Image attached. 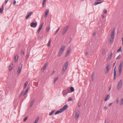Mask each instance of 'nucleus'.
I'll use <instances>...</instances> for the list:
<instances>
[{
	"mask_svg": "<svg viewBox=\"0 0 123 123\" xmlns=\"http://www.w3.org/2000/svg\"><path fill=\"white\" fill-rule=\"evenodd\" d=\"M110 96L109 95H107L105 99V101H107L110 98Z\"/></svg>",
	"mask_w": 123,
	"mask_h": 123,
	"instance_id": "obj_16",
	"label": "nucleus"
},
{
	"mask_svg": "<svg viewBox=\"0 0 123 123\" xmlns=\"http://www.w3.org/2000/svg\"><path fill=\"white\" fill-rule=\"evenodd\" d=\"M60 28H59L55 32L54 34V35H56V33L58 32Z\"/></svg>",
	"mask_w": 123,
	"mask_h": 123,
	"instance_id": "obj_39",
	"label": "nucleus"
},
{
	"mask_svg": "<svg viewBox=\"0 0 123 123\" xmlns=\"http://www.w3.org/2000/svg\"><path fill=\"white\" fill-rule=\"evenodd\" d=\"M88 46L89 47H90V45H88Z\"/></svg>",
	"mask_w": 123,
	"mask_h": 123,
	"instance_id": "obj_64",
	"label": "nucleus"
},
{
	"mask_svg": "<svg viewBox=\"0 0 123 123\" xmlns=\"http://www.w3.org/2000/svg\"><path fill=\"white\" fill-rule=\"evenodd\" d=\"M65 90L67 91V92L68 93H69L70 92V89L69 88H68Z\"/></svg>",
	"mask_w": 123,
	"mask_h": 123,
	"instance_id": "obj_32",
	"label": "nucleus"
},
{
	"mask_svg": "<svg viewBox=\"0 0 123 123\" xmlns=\"http://www.w3.org/2000/svg\"><path fill=\"white\" fill-rule=\"evenodd\" d=\"M22 65H21V66H19V68L17 72L18 73V75H19L21 71V69Z\"/></svg>",
	"mask_w": 123,
	"mask_h": 123,
	"instance_id": "obj_12",
	"label": "nucleus"
},
{
	"mask_svg": "<svg viewBox=\"0 0 123 123\" xmlns=\"http://www.w3.org/2000/svg\"><path fill=\"white\" fill-rule=\"evenodd\" d=\"M47 67V65L46 64L43 67V68L42 69L44 70Z\"/></svg>",
	"mask_w": 123,
	"mask_h": 123,
	"instance_id": "obj_29",
	"label": "nucleus"
},
{
	"mask_svg": "<svg viewBox=\"0 0 123 123\" xmlns=\"http://www.w3.org/2000/svg\"><path fill=\"white\" fill-rule=\"evenodd\" d=\"M34 101L33 100L31 102L30 104L29 105L30 107H31L33 105L34 103Z\"/></svg>",
	"mask_w": 123,
	"mask_h": 123,
	"instance_id": "obj_21",
	"label": "nucleus"
},
{
	"mask_svg": "<svg viewBox=\"0 0 123 123\" xmlns=\"http://www.w3.org/2000/svg\"><path fill=\"white\" fill-rule=\"evenodd\" d=\"M103 1H101L100 2H95L93 4V5L94 6H95L97 5L98 4H100L102 3L103 2Z\"/></svg>",
	"mask_w": 123,
	"mask_h": 123,
	"instance_id": "obj_14",
	"label": "nucleus"
},
{
	"mask_svg": "<svg viewBox=\"0 0 123 123\" xmlns=\"http://www.w3.org/2000/svg\"><path fill=\"white\" fill-rule=\"evenodd\" d=\"M102 53L104 54H105V50H103V51L102 52Z\"/></svg>",
	"mask_w": 123,
	"mask_h": 123,
	"instance_id": "obj_47",
	"label": "nucleus"
},
{
	"mask_svg": "<svg viewBox=\"0 0 123 123\" xmlns=\"http://www.w3.org/2000/svg\"><path fill=\"white\" fill-rule=\"evenodd\" d=\"M119 49H121V46L120 47Z\"/></svg>",
	"mask_w": 123,
	"mask_h": 123,
	"instance_id": "obj_63",
	"label": "nucleus"
},
{
	"mask_svg": "<svg viewBox=\"0 0 123 123\" xmlns=\"http://www.w3.org/2000/svg\"><path fill=\"white\" fill-rule=\"evenodd\" d=\"M39 119V117H37L36 118V119L35 122L33 123H37Z\"/></svg>",
	"mask_w": 123,
	"mask_h": 123,
	"instance_id": "obj_26",
	"label": "nucleus"
},
{
	"mask_svg": "<svg viewBox=\"0 0 123 123\" xmlns=\"http://www.w3.org/2000/svg\"><path fill=\"white\" fill-rule=\"evenodd\" d=\"M46 1V0H43V7H44V5L45 4Z\"/></svg>",
	"mask_w": 123,
	"mask_h": 123,
	"instance_id": "obj_35",
	"label": "nucleus"
},
{
	"mask_svg": "<svg viewBox=\"0 0 123 123\" xmlns=\"http://www.w3.org/2000/svg\"><path fill=\"white\" fill-rule=\"evenodd\" d=\"M115 29L113 28L112 29V32L111 34V37L110 38V41L111 42H112L114 38Z\"/></svg>",
	"mask_w": 123,
	"mask_h": 123,
	"instance_id": "obj_1",
	"label": "nucleus"
},
{
	"mask_svg": "<svg viewBox=\"0 0 123 123\" xmlns=\"http://www.w3.org/2000/svg\"><path fill=\"white\" fill-rule=\"evenodd\" d=\"M70 52V50H68L67 52L66 55V56H67L69 55V53Z\"/></svg>",
	"mask_w": 123,
	"mask_h": 123,
	"instance_id": "obj_28",
	"label": "nucleus"
},
{
	"mask_svg": "<svg viewBox=\"0 0 123 123\" xmlns=\"http://www.w3.org/2000/svg\"><path fill=\"white\" fill-rule=\"evenodd\" d=\"M79 116V114L78 113H76L75 114V118L77 119Z\"/></svg>",
	"mask_w": 123,
	"mask_h": 123,
	"instance_id": "obj_23",
	"label": "nucleus"
},
{
	"mask_svg": "<svg viewBox=\"0 0 123 123\" xmlns=\"http://www.w3.org/2000/svg\"><path fill=\"white\" fill-rule=\"evenodd\" d=\"M112 103H110L109 105V106H111L112 105Z\"/></svg>",
	"mask_w": 123,
	"mask_h": 123,
	"instance_id": "obj_58",
	"label": "nucleus"
},
{
	"mask_svg": "<svg viewBox=\"0 0 123 123\" xmlns=\"http://www.w3.org/2000/svg\"><path fill=\"white\" fill-rule=\"evenodd\" d=\"M51 40L50 39V40L48 44L47 45V46H48L49 47L50 46V43H51Z\"/></svg>",
	"mask_w": 123,
	"mask_h": 123,
	"instance_id": "obj_33",
	"label": "nucleus"
},
{
	"mask_svg": "<svg viewBox=\"0 0 123 123\" xmlns=\"http://www.w3.org/2000/svg\"><path fill=\"white\" fill-rule=\"evenodd\" d=\"M105 123H109V121L107 119H106L105 120Z\"/></svg>",
	"mask_w": 123,
	"mask_h": 123,
	"instance_id": "obj_42",
	"label": "nucleus"
},
{
	"mask_svg": "<svg viewBox=\"0 0 123 123\" xmlns=\"http://www.w3.org/2000/svg\"><path fill=\"white\" fill-rule=\"evenodd\" d=\"M70 90L71 92H73L74 90V88L72 87H71L70 88Z\"/></svg>",
	"mask_w": 123,
	"mask_h": 123,
	"instance_id": "obj_30",
	"label": "nucleus"
},
{
	"mask_svg": "<svg viewBox=\"0 0 123 123\" xmlns=\"http://www.w3.org/2000/svg\"><path fill=\"white\" fill-rule=\"evenodd\" d=\"M69 28V26H66L64 28L63 31L62 33V34L63 35H64L66 33L67 31L68 30Z\"/></svg>",
	"mask_w": 123,
	"mask_h": 123,
	"instance_id": "obj_4",
	"label": "nucleus"
},
{
	"mask_svg": "<svg viewBox=\"0 0 123 123\" xmlns=\"http://www.w3.org/2000/svg\"><path fill=\"white\" fill-rule=\"evenodd\" d=\"M119 104L120 105H123V98L121 99Z\"/></svg>",
	"mask_w": 123,
	"mask_h": 123,
	"instance_id": "obj_18",
	"label": "nucleus"
},
{
	"mask_svg": "<svg viewBox=\"0 0 123 123\" xmlns=\"http://www.w3.org/2000/svg\"><path fill=\"white\" fill-rule=\"evenodd\" d=\"M116 102L117 104L119 102V100L118 99L116 100Z\"/></svg>",
	"mask_w": 123,
	"mask_h": 123,
	"instance_id": "obj_51",
	"label": "nucleus"
},
{
	"mask_svg": "<svg viewBox=\"0 0 123 123\" xmlns=\"http://www.w3.org/2000/svg\"><path fill=\"white\" fill-rule=\"evenodd\" d=\"M50 28V25H49L47 27L46 29V31L47 32H48L49 31Z\"/></svg>",
	"mask_w": 123,
	"mask_h": 123,
	"instance_id": "obj_24",
	"label": "nucleus"
},
{
	"mask_svg": "<svg viewBox=\"0 0 123 123\" xmlns=\"http://www.w3.org/2000/svg\"><path fill=\"white\" fill-rule=\"evenodd\" d=\"M28 117H26L24 119L23 121L24 122H25L26 120L27 119Z\"/></svg>",
	"mask_w": 123,
	"mask_h": 123,
	"instance_id": "obj_38",
	"label": "nucleus"
},
{
	"mask_svg": "<svg viewBox=\"0 0 123 123\" xmlns=\"http://www.w3.org/2000/svg\"><path fill=\"white\" fill-rule=\"evenodd\" d=\"M55 71H53V72H52V73L51 74V76H53L54 74L55 73Z\"/></svg>",
	"mask_w": 123,
	"mask_h": 123,
	"instance_id": "obj_44",
	"label": "nucleus"
},
{
	"mask_svg": "<svg viewBox=\"0 0 123 123\" xmlns=\"http://www.w3.org/2000/svg\"><path fill=\"white\" fill-rule=\"evenodd\" d=\"M122 44L123 45V37L122 38Z\"/></svg>",
	"mask_w": 123,
	"mask_h": 123,
	"instance_id": "obj_61",
	"label": "nucleus"
},
{
	"mask_svg": "<svg viewBox=\"0 0 123 123\" xmlns=\"http://www.w3.org/2000/svg\"><path fill=\"white\" fill-rule=\"evenodd\" d=\"M8 1V0H6L5 1V4H6L7 3Z\"/></svg>",
	"mask_w": 123,
	"mask_h": 123,
	"instance_id": "obj_53",
	"label": "nucleus"
},
{
	"mask_svg": "<svg viewBox=\"0 0 123 123\" xmlns=\"http://www.w3.org/2000/svg\"><path fill=\"white\" fill-rule=\"evenodd\" d=\"M28 89H27L25 92L23 94V95H24L27 92H28Z\"/></svg>",
	"mask_w": 123,
	"mask_h": 123,
	"instance_id": "obj_37",
	"label": "nucleus"
},
{
	"mask_svg": "<svg viewBox=\"0 0 123 123\" xmlns=\"http://www.w3.org/2000/svg\"><path fill=\"white\" fill-rule=\"evenodd\" d=\"M111 86H112V85L111 84L109 86V91H110L111 90Z\"/></svg>",
	"mask_w": 123,
	"mask_h": 123,
	"instance_id": "obj_45",
	"label": "nucleus"
},
{
	"mask_svg": "<svg viewBox=\"0 0 123 123\" xmlns=\"http://www.w3.org/2000/svg\"><path fill=\"white\" fill-rule=\"evenodd\" d=\"M68 107V105H65L62 108H61V109L63 112V111L66 110Z\"/></svg>",
	"mask_w": 123,
	"mask_h": 123,
	"instance_id": "obj_10",
	"label": "nucleus"
},
{
	"mask_svg": "<svg viewBox=\"0 0 123 123\" xmlns=\"http://www.w3.org/2000/svg\"><path fill=\"white\" fill-rule=\"evenodd\" d=\"M3 11V9H2L0 8V13H2Z\"/></svg>",
	"mask_w": 123,
	"mask_h": 123,
	"instance_id": "obj_41",
	"label": "nucleus"
},
{
	"mask_svg": "<svg viewBox=\"0 0 123 123\" xmlns=\"http://www.w3.org/2000/svg\"><path fill=\"white\" fill-rule=\"evenodd\" d=\"M93 35L94 36H95V35H96V33H95V32L93 33Z\"/></svg>",
	"mask_w": 123,
	"mask_h": 123,
	"instance_id": "obj_60",
	"label": "nucleus"
},
{
	"mask_svg": "<svg viewBox=\"0 0 123 123\" xmlns=\"http://www.w3.org/2000/svg\"><path fill=\"white\" fill-rule=\"evenodd\" d=\"M58 77L56 78L54 80V84H55V83L58 80Z\"/></svg>",
	"mask_w": 123,
	"mask_h": 123,
	"instance_id": "obj_31",
	"label": "nucleus"
},
{
	"mask_svg": "<svg viewBox=\"0 0 123 123\" xmlns=\"http://www.w3.org/2000/svg\"><path fill=\"white\" fill-rule=\"evenodd\" d=\"M49 10L48 9H46L45 12V14H48L49 13Z\"/></svg>",
	"mask_w": 123,
	"mask_h": 123,
	"instance_id": "obj_36",
	"label": "nucleus"
},
{
	"mask_svg": "<svg viewBox=\"0 0 123 123\" xmlns=\"http://www.w3.org/2000/svg\"><path fill=\"white\" fill-rule=\"evenodd\" d=\"M116 63V62H115L113 64V67L114 66Z\"/></svg>",
	"mask_w": 123,
	"mask_h": 123,
	"instance_id": "obj_57",
	"label": "nucleus"
},
{
	"mask_svg": "<svg viewBox=\"0 0 123 123\" xmlns=\"http://www.w3.org/2000/svg\"><path fill=\"white\" fill-rule=\"evenodd\" d=\"M122 80H120L118 82L117 86V88L118 90H120L122 87Z\"/></svg>",
	"mask_w": 123,
	"mask_h": 123,
	"instance_id": "obj_3",
	"label": "nucleus"
},
{
	"mask_svg": "<svg viewBox=\"0 0 123 123\" xmlns=\"http://www.w3.org/2000/svg\"><path fill=\"white\" fill-rule=\"evenodd\" d=\"M55 111V110H53V111H52L50 112L49 114V115L50 116H51L52 115V114Z\"/></svg>",
	"mask_w": 123,
	"mask_h": 123,
	"instance_id": "obj_22",
	"label": "nucleus"
},
{
	"mask_svg": "<svg viewBox=\"0 0 123 123\" xmlns=\"http://www.w3.org/2000/svg\"><path fill=\"white\" fill-rule=\"evenodd\" d=\"M102 18H104V16L103 15H102Z\"/></svg>",
	"mask_w": 123,
	"mask_h": 123,
	"instance_id": "obj_62",
	"label": "nucleus"
},
{
	"mask_svg": "<svg viewBox=\"0 0 123 123\" xmlns=\"http://www.w3.org/2000/svg\"><path fill=\"white\" fill-rule=\"evenodd\" d=\"M24 92V91H23L21 93V94L20 95V96L21 97L23 94V93Z\"/></svg>",
	"mask_w": 123,
	"mask_h": 123,
	"instance_id": "obj_50",
	"label": "nucleus"
},
{
	"mask_svg": "<svg viewBox=\"0 0 123 123\" xmlns=\"http://www.w3.org/2000/svg\"><path fill=\"white\" fill-rule=\"evenodd\" d=\"M68 62H67L65 63V65H64L63 68V70L65 71H66V69L67 68V67L68 66Z\"/></svg>",
	"mask_w": 123,
	"mask_h": 123,
	"instance_id": "obj_7",
	"label": "nucleus"
},
{
	"mask_svg": "<svg viewBox=\"0 0 123 123\" xmlns=\"http://www.w3.org/2000/svg\"><path fill=\"white\" fill-rule=\"evenodd\" d=\"M112 53H111V55L108 56V58L109 59H110L111 58V56H112Z\"/></svg>",
	"mask_w": 123,
	"mask_h": 123,
	"instance_id": "obj_34",
	"label": "nucleus"
},
{
	"mask_svg": "<svg viewBox=\"0 0 123 123\" xmlns=\"http://www.w3.org/2000/svg\"><path fill=\"white\" fill-rule=\"evenodd\" d=\"M30 55V54L29 53L27 52L26 54V56L25 57V59L26 60H27L29 56Z\"/></svg>",
	"mask_w": 123,
	"mask_h": 123,
	"instance_id": "obj_20",
	"label": "nucleus"
},
{
	"mask_svg": "<svg viewBox=\"0 0 123 123\" xmlns=\"http://www.w3.org/2000/svg\"><path fill=\"white\" fill-rule=\"evenodd\" d=\"M104 108H105V110H106L107 109V108L106 107V106H105L104 107Z\"/></svg>",
	"mask_w": 123,
	"mask_h": 123,
	"instance_id": "obj_56",
	"label": "nucleus"
},
{
	"mask_svg": "<svg viewBox=\"0 0 123 123\" xmlns=\"http://www.w3.org/2000/svg\"><path fill=\"white\" fill-rule=\"evenodd\" d=\"M13 67V65L12 64H11L9 66V71H11Z\"/></svg>",
	"mask_w": 123,
	"mask_h": 123,
	"instance_id": "obj_17",
	"label": "nucleus"
},
{
	"mask_svg": "<svg viewBox=\"0 0 123 123\" xmlns=\"http://www.w3.org/2000/svg\"><path fill=\"white\" fill-rule=\"evenodd\" d=\"M43 25V23H42L40 25V26L39 27V29H38V30L37 31V33H39L40 31L41 30V29L42 28Z\"/></svg>",
	"mask_w": 123,
	"mask_h": 123,
	"instance_id": "obj_9",
	"label": "nucleus"
},
{
	"mask_svg": "<svg viewBox=\"0 0 123 123\" xmlns=\"http://www.w3.org/2000/svg\"><path fill=\"white\" fill-rule=\"evenodd\" d=\"M104 12L105 14H106L107 12V11L105 9H104Z\"/></svg>",
	"mask_w": 123,
	"mask_h": 123,
	"instance_id": "obj_48",
	"label": "nucleus"
},
{
	"mask_svg": "<svg viewBox=\"0 0 123 123\" xmlns=\"http://www.w3.org/2000/svg\"><path fill=\"white\" fill-rule=\"evenodd\" d=\"M63 112L61 110V109L59 110L58 111H57L55 113V115H56L57 114H58L60 113H61Z\"/></svg>",
	"mask_w": 123,
	"mask_h": 123,
	"instance_id": "obj_13",
	"label": "nucleus"
},
{
	"mask_svg": "<svg viewBox=\"0 0 123 123\" xmlns=\"http://www.w3.org/2000/svg\"><path fill=\"white\" fill-rule=\"evenodd\" d=\"M3 5H2V9H3Z\"/></svg>",
	"mask_w": 123,
	"mask_h": 123,
	"instance_id": "obj_59",
	"label": "nucleus"
},
{
	"mask_svg": "<svg viewBox=\"0 0 123 123\" xmlns=\"http://www.w3.org/2000/svg\"><path fill=\"white\" fill-rule=\"evenodd\" d=\"M88 53L87 52H85V54L86 55H88Z\"/></svg>",
	"mask_w": 123,
	"mask_h": 123,
	"instance_id": "obj_52",
	"label": "nucleus"
},
{
	"mask_svg": "<svg viewBox=\"0 0 123 123\" xmlns=\"http://www.w3.org/2000/svg\"><path fill=\"white\" fill-rule=\"evenodd\" d=\"M21 55H24V51L23 50H21Z\"/></svg>",
	"mask_w": 123,
	"mask_h": 123,
	"instance_id": "obj_40",
	"label": "nucleus"
},
{
	"mask_svg": "<svg viewBox=\"0 0 123 123\" xmlns=\"http://www.w3.org/2000/svg\"><path fill=\"white\" fill-rule=\"evenodd\" d=\"M18 55H16L14 57V59L16 62L18 60Z\"/></svg>",
	"mask_w": 123,
	"mask_h": 123,
	"instance_id": "obj_19",
	"label": "nucleus"
},
{
	"mask_svg": "<svg viewBox=\"0 0 123 123\" xmlns=\"http://www.w3.org/2000/svg\"><path fill=\"white\" fill-rule=\"evenodd\" d=\"M123 62L122 61H120V64L118 68V70H119V72L120 74L121 73L122 69L123 67Z\"/></svg>",
	"mask_w": 123,
	"mask_h": 123,
	"instance_id": "obj_5",
	"label": "nucleus"
},
{
	"mask_svg": "<svg viewBox=\"0 0 123 123\" xmlns=\"http://www.w3.org/2000/svg\"><path fill=\"white\" fill-rule=\"evenodd\" d=\"M16 1L15 0L14 1L13 3V4L15 5L16 4Z\"/></svg>",
	"mask_w": 123,
	"mask_h": 123,
	"instance_id": "obj_54",
	"label": "nucleus"
},
{
	"mask_svg": "<svg viewBox=\"0 0 123 123\" xmlns=\"http://www.w3.org/2000/svg\"><path fill=\"white\" fill-rule=\"evenodd\" d=\"M120 54L116 58V59H119L120 58Z\"/></svg>",
	"mask_w": 123,
	"mask_h": 123,
	"instance_id": "obj_46",
	"label": "nucleus"
},
{
	"mask_svg": "<svg viewBox=\"0 0 123 123\" xmlns=\"http://www.w3.org/2000/svg\"><path fill=\"white\" fill-rule=\"evenodd\" d=\"M116 66L114 68V79H115L116 78Z\"/></svg>",
	"mask_w": 123,
	"mask_h": 123,
	"instance_id": "obj_11",
	"label": "nucleus"
},
{
	"mask_svg": "<svg viewBox=\"0 0 123 123\" xmlns=\"http://www.w3.org/2000/svg\"><path fill=\"white\" fill-rule=\"evenodd\" d=\"M109 65H107V66L106 67V70H107V72H108L110 69L109 68Z\"/></svg>",
	"mask_w": 123,
	"mask_h": 123,
	"instance_id": "obj_25",
	"label": "nucleus"
},
{
	"mask_svg": "<svg viewBox=\"0 0 123 123\" xmlns=\"http://www.w3.org/2000/svg\"><path fill=\"white\" fill-rule=\"evenodd\" d=\"M28 82L27 81H26L25 82L24 85V88H26L27 85L28 84Z\"/></svg>",
	"mask_w": 123,
	"mask_h": 123,
	"instance_id": "obj_27",
	"label": "nucleus"
},
{
	"mask_svg": "<svg viewBox=\"0 0 123 123\" xmlns=\"http://www.w3.org/2000/svg\"><path fill=\"white\" fill-rule=\"evenodd\" d=\"M65 47L64 46H62L58 55V56H60L62 54L65 49Z\"/></svg>",
	"mask_w": 123,
	"mask_h": 123,
	"instance_id": "obj_2",
	"label": "nucleus"
},
{
	"mask_svg": "<svg viewBox=\"0 0 123 123\" xmlns=\"http://www.w3.org/2000/svg\"><path fill=\"white\" fill-rule=\"evenodd\" d=\"M32 12H28L27 13L26 16L25 17V19H27L28 18L31 16V14H32Z\"/></svg>",
	"mask_w": 123,
	"mask_h": 123,
	"instance_id": "obj_8",
	"label": "nucleus"
},
{
	"mask_svg": "<svg viewBox=\"0 0 123 123\" xmlns=\"http://www.w3.org/2000/svg\"><path fill=\"white\" fill-rule=\"evenodd\" d=\"M63 94V95L64 97L66 95L68 94L67 92L65 90H64L62 92Z\"/></svg>",
	"mask_w": 123,
	"mask_h": 123,
	"instance_id": "obj_15",
	"label": "nucleus"
},
{
	"mask_svg": "<svg viewBox=\"0 0 123 123\" xmlns=\"http://www.w3.org/2000/svg\"><path fill=\"white\" fill-rule=\"evenodd\" d=\"M47 14H45V18H47Z\"/></svg>",
	"mask_w": 123,
	"mask_h": 123,
	"instance_id": "obj_55",
	"label": "nucleus"
},
{
	"mask_svg": "<svg viewBox=\"0 0 123 123\" xmlns=\"http://www.w3.org/2000/svg\"><path fill=\"white\" fill-rule=\"evenodd\" d=\"M121 49H119L117 51V52L118 53L120 52V51H121Z\"/></svg>",
	"mask_w": 123,
	"mask_h": 123,
	"instance_id": "obj_49",
	"label": "nucleus"
},
{
	"mask_svg": "<svg viewBox=\"0 0 123 123\" xmlns=\"http://www.w3.org/2000/svg\"><path fill=\"white\" fill-rule=\"evenodd\" d=\"M72 98H68V101H72Z\"/></svg>",
	"mask_w": 123,
	"mask_h": 123,
	"instance_id": "obj_43",
	"label": "nucleus"
},
{
	"mask_svg": "<svg viewBox=\"0 0 123 123\" xmlns=\"http://www.w3.org/2000/svg\"><path fill=\"white\" fill-rule=\"evenodd\" d=\"M37 23L32 22L31 23L30 25L32 27L35 28L37 26Z\"/></svg>",
	"mask_w": 123,
	"mask_h": 123,
	"instance_id": "obj_6",
	"label": "nucleus"
}]
</instances>
